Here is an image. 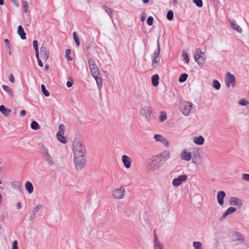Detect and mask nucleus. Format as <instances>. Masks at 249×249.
I'll list each match as a JSON object with an SVG mask.
<instances>
[{
	"label": "nucleus",
	"instance_id": "obj_1",
	"mask_svg": "<svg viewBox=\"0 0 249 249\" xmlns=\"http://www.w3.org/2000/svg\"><path fill=\"white\" fill-rule=\"evenodd\" d=\"M73 155L86 154V148L81 139L75 138L72 144Z\"/></svg>",
	"mask_w": 249,
	"mask_h": 249
},
{
	"label": "nucleus",
	"instance_id": "obj_2",
	"mask_svg": "<svg viewBox=\"0 0 249 249\" xmlns=\"http://www.w3.org/2000/svg\"><path fill=\"white\" fill-rule=\"evenodd\" d=\"M73 161L76 170H82L86 163V154L73 155Z\"/></svg>",
	"mask_w": 249,
	"mask_h": 249
},
{
	"label": "nucleus",
	"instance_id": "obj_3",
	"mask_svg": "<svg viewBox=\"0 0 249 249\" xmlns=\"http://www.w3.org/2000/svg\"><path fill=\"white\" fill-rule=\"evenodd\" d=\"M161 163L154 157L149 159L146 163V169L148 173H152L158 169Z\"/></svg>",
	"mask_w": 249,
	"mask_h": 249
},
{
	"label": "nucleus",
	"instance_id": "obj_4",
	"mask_svg": "<svg viewBox=\"0 0 249 249\" xmlns=\"http://www.w3.org/2000/svg\"><path fill=\"white\" fill-rule=\"evenodd\" d=\"M41 149L42 156L47 164L49 166L54 165V160L53 158L49 153L47 148L43 144L41 147Z\"/></svg>",
	"mask_w": 249,
	"mask_h": 249
},
{
	"label": "nucleus",
	"instance_id": "obj_5",
	"mask_svg": "<svg viewBox=\"0 0 249 249\" xmlns=\"http://www.w3.org/2000/svg\"><path fill=\"white\" fill-rule=\"evenodd\" d=\"M195 60L199 66H202L205 61L206 57L204 53H203L199 48L196 50L194 54Z\"/></svg>",
	"mask_w": 249,
	"mask_h": 249
},
{
	"label": "nucleus",
	"instance_id": "obj_6",
	"mask_svg": "<svg viewBox=\"0 0 249 249\" xmlns=\"http://www.w3.org/2000/svg\"><path fill=\"white\" fill-rule=\"evenodd\" d=\"M158 49L153 53L152 57V66L154 68H157L160 63V45L159 40L157 42Z\"/></svg>",
	"mask_w": 249,
	"mask_h": 249
},
{
	"label": "nucleus",
	"instance_id": "obj_7",
	"mask_svg": "<svg viewBox=\"0 0 249 249\" xmlns=\"http://www.w3.org/2000/svg\"><path fill=\"white\" fill-rule=\"evenodd\" d=\"M137 99L141 101H147L149 99L148 90L144 88L140 89L136 93Z\"/></svg>",
	"mask_w": 249,
	"mask_h": 249
},
{
	"label": "nucleus",
	"instance_id": "obj_8",
	"mask_svg": "<svg viewBox=\"0 0 249 249\" xmlns=\"http://www.w3.org/2000/svg\"><path fill=\"white\" fill-rule=\"evenodd\" d=\"M192 103L184 101L180 104V108L184 115L188 116L192 109Z\"/></svg>",
	"mask_w": 249,
	"mask_h": 249
},
{
	"label": "nucleus",
	"instance_id": "obj_9",
	"mask_svg": "<svg viewBox=\"0 0 249 249\" xmlns=\"http://www.w3.org/2000/svg\"><path fill=\"white\" fill-rule=\"evenodd\" d=\"M154 157H155V159L156 158L158 161H159L162 165L165 161L170 158V153L169 151L165 150Z\"/></svg>",
	"mask_w": 249,
	"mask_h": 249
},
{
	"label": "nucleus",
	"instance_id": "obj_10",
	"mask_svg": "<svg viewBox=\"0 0 249 249\" xmlns=\"http://www.w3.org/2000/svg\"><path fill=\"white\" fill-rule=\"evenodd\" d=\"M225 82L228 88H230L231 86L234 87L236 84L235 77L230 72H227L225 75Z\"/></svg>",
	"mask_w": 249,
	"mask_h": 249
},
{
	"label": "nucleus",
	"instance_id": "obj_11",
	"mask_svg": "<svg viewBox=\"0 0 249 249\" xmlns=\"http://www.w3.org/2000/svg\"><path fill=\"white\" fill-rule=\"evenodd\" d=\"M125 188L121 186L119 188H116L112 191V195L114 198L116 199H121L124 197Z\"/></svg>",
	"mask_w": 249,
	"mask_h": 249
},
{
	"label": "nucleus",
	"instance_id": "obj_12",
	"mask_svg": "<svg viewBox=\"0 0 249 249\" xmlns=\"http://www.w3.org/2000/svg\"><path fill=\"white\" fill-rule=\"evenodd\" d=\"M188 177L186 175H182L172 180V185L175 187L179 186L183 182L187 180Z\"/></svg>",
	"mask_w": 249,
	"mask_h": 249
},
{
	"label": "nucleus",
	"instance_id": "obj_13",
	"mask_svg": "<svg viewBox=\"0 0 249 249\" xmlns=\"http://www.w3.org/2000/svg\"><path fill=\"white\" fill-rule=\"evenodd\" d=\"M140 113L148 121H149L152 118L151 111L150 110V108L148 107H145L142 108L140 110Z\"/></svg>",
	"mask_w": 249,
	"mask_h": 249
},
{
	"label": "nucleus",
	"instance_id": "obj_14",
	"mask_svg": "<svg viewBox=\"0 0 249 249\" xmlns=\"http://www.w3.org/2000/svg\"><path fill=\"white\" fill-rule=\"evenodd\" d=\"M229 203L231 205L237 206L239 207H241L243 205V201L240 198L232 196L230 198Z\"/></svg>",
	"mask_w": 249,
	"mask_h": 249
},
{
	"label": "nucleus",
	"instance_id": "obj_15",
	"mask_svg": "<svg viewBox=\"0 0 249 249\" xmlns=\"http://www.w3.org/2000/svg\"><path fill=\"white\" fill-rule=\"evenodd\" d=\"M180 158L182 160L189 161L192 159V154L186 149H184L180 154Z\"/></svg>",
	"mask_w": 249,
	"mask_h": 249
},
{
	"label": "nucleus",
	"instance_id": "obj_16",
	"mask_svg": "<svg viewBox=\"0 0 249 249\" xmlns=\"http://www.w3.org/2000/svg\"><path fill=\"white\" fill-rule=\"evenodd\" d=\"M154 249H164L163 244L159 240L158 236L154 233Z\"/></svg>",
	"mask_w": 249,
	"mask_h": 249
},
{
	"label": "nucleus",
	"instance_id": "obj_17",
	"mask_svg": "<svg viewBox=\"0 0 249 249\" xmlns=\"http://www.w3.org/2000/svg\"><path fill=\"white\" fill-rule=\"evenodd\" d=\"M154 139L157 142H160L165 145L166 147H168L169 146V143L167 141L165 138L160 134H156L154 136Z\"/></svg>",
	"mask_w": 249,
	"mask_h": 249
},
{
	"label": "nucleus",
	"instance_id": "obj_18",
	"mask_svg": "<svg viewBox=\"0 0 249 249\" xmlns=\"http://www.w3.org/2000/svg\"><path fill=\"white\" fill-rule=\"evenodd\" d=\"M122 160L126 168L128 169L130 167L132 160L130 157L124 155L122 156Z\"/></svg>",
	"mask_w": 249,
	"mask_h": 249
},
{
	"label": "nucleus",
	"instance_id": "obj_19",
	"mask_svg": "<svg viewBox=\"0 0 249 249\" xmlns=\"http://www.w3.org/2000/svg\"><path fill=\"white\" fill-rule=\"evenodd\" d=\"M226 196V193L223 191H220L217 194V199L218 204L223 206L224 204V198Z\"/></svg>",
	"mask_w": 249,
	"mask_h": 249
},
{
	"label": "nucleus",
	"instance_id": "obj_20",
	"mask_svg": "<svg viewBox=\"0 0 249 249\" xmlns=\"http://www.w3.org/2000/svg\"><path fill=\"white\" fill-rule=\"evenodd\" d=\"M40 55L41 58L45 61L49 58V53L47 51L46 48L43 45L40 48Z\"/></svg>",
	"mask_w": 249,
	"mask_h": 249
},
{
	"label": "nucleus",
	"instance_id": "obj_21",
	"mask_svg": "<svg viewBox=\"0 0 249 249\" xmlns=\"http://www.w3.org/2000/svg\"><path fill=\"white\" fill-rule=\"evenodd\" d=\"M231 28L236 32L241 33L242 29L237 24L236 21L234 19L229 20Z\"/></svg>",
	"mask_w": 249,
	"mask_h": 249
},
{
	"label": "nucleus",
	"instance_id": "obj_22",
	"mask_svg": "<svg viewBox=\"0 0 249 249\" xmlns=\"http://www.w3.org/2000/svg\"><path fill=\"white\" fill-rule=\"evenodd\" d=\"M236 211V209L233 207H230L226 210L223 216L220 218V220H223L229 214H231Z\"/></svg>",
	"mask_w": 249,
	"mask_h": 249
},
{
	"label": "nucleus",
	"instance_id": "obj_23",
	"mask_svg": "<svg viewBox=\"0 0 249 249\" xmlns=\"http://www.w3.org/2000/svg\"><path fill=\"white\" fill-rule=\"evenodd\" d=\"M0 112L5 117H8L9 114L12 112L10 109L6 108L4 105L0 106Z\"/></svg>",
	"mask_w": 249,
	"mask_h": 249
},
{
	"label": "nucleus",
	"instance_id": "obj_24",
	"mask_svg": "<svg viewBox=\"0 0 249 249\" xmlns=\"http://www.w3.org/2000/svg\"><path fill=\"white\" fill-rule=\"evenodd\" d=\"M18 34L20 36L22 39H25L26 38V34L25 33L24 29L21 25H19L18 27Z\"/></svg>",
	"mask_w": 249,
	"mask_h": 249
},
{
	"label": "nucleus",
	"instance_id": "obj_25",
	"mask_svg": "<svg viewBox=\"0 0 249 249\" xmlns=\"http://www.w3.org/2000/svg\"><path fill=\"white\" fill-rule=\"evenodd\" d=\"M193 140L194 142L197 145H202L204 142V138L202 136L195 137Z\"/></svg>",
	"mask_w": 249,
	"mask_h": 249
},
{
	"label": "nucleus",
	"instance_id": "obj_26",
	"mask_svg": "<svg viewBox=\"0 0 249 249\" xmlns=\"http://www.w3.org/2000/svg\"><path fill=\"white\" fill-rule=\"evenodd\" d=\"M93 77L95 79L98 89L99 91H100L103 85V81L101 75H99Z\"/></svg>",
	"mask_w": 249,
	"mask_h": 249
},
{
	"label": "nucleus",
	"instance_id": "obj_27",
	"mask_svg": "<svg viewBox=\"0 0 249 249\" xmlns=\"http://www.w3.org/2000/svg\"><path fill=\"white\" fill-rule=\"evenodd\" d=\"M40 205L36 206L34 207L30 215V219L33 220L35 218L36 214L38 212L39 209L40 208Z\"/></svg>",
	"mask_w": 249,
	"mask_h": 249
},
{
	"label": "nucleus",
	"instance_id": "obj_28",
	"mask_svg": "<svg viewBox=\"0 0 249 249\" xmlns=\"http://www.w3.org/2000/svg\"><path fill=\"white\" fill-rule=\"evenodd\" d=\"M25 187L29 194H31L34 191V187L32 184L29 181L25 183Z\"/></svg>",
	"mask_w": 249,
	"mask_h": 249
},
{
	"label": "nucleus",
	"instance_id": "obj_29",
	"mask_svg": "<svg viewBox=\"0 0 249 249\" xmlns=\"http://www.w3.org/2000/svg\"><path fill=\"white\" fill-rule=\"evenodd\" d=\"M159 76L158 74H155L152 76L151 81L152 85L156 87L159 85Z\"/></svg>",
	"mask_w": 249,
	"mask_h": 249
},
{
	"label": "nucleus",
	"instance_id": "obj_30",
	"mask_svg": "<svg viewBox=\"0 0 249 249\" xmlns=\"http://www.w3.org/2000/svg\"><path fill=\"white\" fill-rule=\"evenodd\" d=\"M91 74L93 77L100 75L98 68L97 67L89 69Z\"/></svg>",
	"mask_w": 249,
	"mask_h": 249
},
{
	"label": "nucleus",
	"instance_id": "obj_31",
	"mask_svg": "<svg viewBox=\"0 0 249 249\" xmlns=\"http://www.w3.org/2000/svg\"><path fill=\"white\" fill-rule=\"evenodd\" d=\"M12 187L16 190H20L21 189V185L18 181H14L11 183Z\"/></svg>",
	"mask_w": 249,
	"mask_h": 249
},
{
	"label": "nucleus",
	"instance_id": "obj_32",
	"mask_svg": "<svg viewBox=\"0 0 249 249\" xmlns=\"http://www.w3.org/2000/svg\"><path fill=\"white\" fill-rule=\"evenodd\" d=\"M2 87L3 89L6 91L9 94H10L11 96H13V91L12 89H11L8 86L3 85H2Z\"/></svg>",
	"mask_w": 249,
	"mask_h": 249
},
{
	"label": "nucleus",
	"instance_id": "obj_33",
	"mask_svg": "<svg viewBox=\"0 0 249 249\" xmlns=\"http://www.w3.org/2000/svg\"><path fill=\"white\" fill-rule=\"evenodd\" d=\"M65 128V125L63 124H60L59 126V131L56 135H58L59 136H60V135H64Z\"/></svg>",
	"mask_w": 249,
	"mask_h": 249
},
{
	"label": "nucleus",
	"instance_id": "obj_34",
	"mask_svg": "<svg viewBox=\"0 0 249 249\" xmlns=\"http://www.w3.org/2000/svg\"><path fill=\"white\" fill-rule=\"evenodd\" d=\"M103 9L105 10V11L109 15L110 17L112 18V15L113 13V10L112 9L108 7L107 6H104Z\"/></svg>",
	"mask_w": 249,
	"mask_h": 249
},
{
	"label": "nucleus",
	"instance_id": "obj_35",
	"mask_svg": "<svg viewBox=\"0 0 249 249\" xmlns=\"http://www.w3.org/2000/svg\"><path fill=\"white\" fill-rule=\"evenodd\" d=\"M57 138L58 140L62 143H66L67 142V140L66 137H64L63 135H60V136H59L58 135H56Z\"/></svg>",
	"mask_w": 249,
	"mask_h": 249
},
{
	"label": "nucleus",
	"instance_id": "obj_36",
	"mask_svg": "<svg viewBox=\"0 0 249 249\" xmlns=\"http://www.w3.org/2000/svg\"><path fill=\"white\" fill-rule=\"evenodd\" d=\"M212 85L213 88L218 90L220 89L221 85L220 83L216 80H213L212 82Z\"/></svg>",
	"mask_w": 249,
	"mask_h": 249
},
{
	"label": "nucleus",
	"instance_id": "obj_37",
	"mask_svg": "<svg viewBox=\"0 0 249 249\" xmlns=\"http://www.w3.org/2000/svg\"><path fill=\"white\" fill-rule=\"evenodd\" d=\"M193 245L195 249H202V245L200 242L195 241L193 242Z\"/></svg>",
	"mask_w": 249,
	"mask_h": 249
},
{
	"label": "nucleus",
	"instance_id": "obj_38",
	"mask_svg": "<svg viewBox=\"0 0 249 249\" xmlns=\"http://www.w3.org/2000/svg\"><path fill=\"white\" fill-rule=\"evenodd\" d=\"M73 37L75 42L76 45L77 46H79L80 45V41H79V37H78L76 32H73Z\"/></svg>",
	"mask_w": 249,
	"mask_h": 249
},
{
	"label": "nucleus",
	"instance_id": "obj_39",
	"mask_svg": "<svg viewBox=\"0 0 249 249\" xmlns=\"http://www.w3.org/2000/svg\"><path fill=\"white\" fill-rule=\"evenodd\" d=\"M89 69L97 67L95 61L91 58L89 59Z\"/></svg>",
	"mask_w": 249,
	"mask_h": 249
},
{
	"label": "nucleus",
	"instance_id": "obj_40",
	"mask_svg": "<svg viewBox=\"0 0 249 249\" xmlns=\"http://www.w3.org/2000/svg\"><path fill=\"white\" fill-rule=\"evenodd\" d=\"M31 127L34 130H38L39 128V125L36 121H33L31 124Z\"/></svg>",
	"mask_w": 249,
	"mask_h": 249
},
{
	"label": "nucleus",
	"instance_id": "obj_41",
	"mask_svg": "<svg viewBox=\"0 0 249 249\" xmlns=\"http://www.w3.org/2000/svg\"><path fill=\"white\" fill-rule=\"evenodd\" d=\"M188 77V74L186 73L182 74L178 79V81L180 83L185 82Z\"/></svg>",
	"mask_w": 249,
	"mask_h": 249
},
{
	"label": "nucleus",
	"instance_id": "obj_42",
	"mask_svg": "<svg viewBox=\"0 0 249 249\" xmlns=\"http://www.w3.org/2000/svg\"><path fill=\"white\" fill-rule=\"evenodd\" d=\"M182 54L183 58H184L185 62L187 63H188L189 62L190 59L189 58L188 53L185 50H183L182 52Z\"/></svg>",
	"mask_w": 249,
	"mask_h": 249
},
{
	"label": "nucleus",
	"instance_id": "obj_43",
	"mask_svg": "<svg viewBox=\"0 0 249 249\" xmlns=\"http://www.w3.org/2000/svg\"><path fill=\"white\" fill-rule=\"evenodd\" d=\"M167 119V115L165 112H161L159 117V120L161 122H164Z\"/></svg>",
	"mask_w": 249,
	"mask_h": 249
},
{
	"label": "nucleus",
	"instance_id": "obj_44",
	"mask_svg": "<svg viewBox=\"0 0 249 249\" xmlns=\"http://www.w3.org/2000/svg\"><path fill=\"white\" fill-rule=\"evenodd\" d=\"M41 90H42V92L43 93L44 95L45 96H49L50 95V93L45 88V86L43 85V84H42L41 85Z\"/></svg>",
	"mask_w": 249,
	"mask_h": 249
},
{
	"label": "nucleus",
	"instance_id": "obj_45",
	"mask_svg": "<svg viewBox=\"0 0 249 249\" xmlns=\"http://www.w3.org/2000/svg\"><path fill=\"white\" fill-rule=\"evenodd\" d=\"M4 41L6 43V46L7 48V50L8 51V53L10 55H11L12 53L11 52V45L10 44L9 41L8 39H5Z\"/></svg>",
	"mask_w": 249,
	"mask_h": 249
},
{
	"label": "nucleus",
	"instance_id": "obj_46",
	"mask_svg": "<svg viewBox=\"0 0 249 249\" xmlns=\"http://www.w3.org/2000/svg\"><path fill=\"white\" fill-rule=\"evenodd\" d=\"M174 13L172 11L169 10L167 12V18L169 20H172L173 19Z\"/></svg>",
	"mask_w": 249,
	"mask_h": 249
},
{
	"label": "nucleus",
	"instance_id": "obj_47",
	"mask_svg": "<svg viewBox=\"0 0 249 249\" xmlns=\"http://www.w3.org/2000/svg\"><path fill=\"white\" fill-rule=\"evenodd\" d=\"M236 236L237 238V240H239L241 241L242 243L244 242V237L242 234H240V233H236Z\"/></svg>",
	"mask_w": 249,
	"mask_h": 249
},
{
	"label": "nucleus",
	"instance_id": "obj_48",
	"mask_svg": "<svg viewBox=\"0 0 249 249\" xmlns=\"http://www.w3.org/2000/svg\"><path fill=\"white\" fill-rule=\"evenodd\" d=\"M193 2L198 7H201L203 6V2L202 0H193Z\"/></svg>",
	"mask_w": 249,
	"mask_h": 249
},
{
	"label": "nucleus",
	"instance_id": "obj_49",
	"mask_svg": "<svg viewBox=\"0 0 249 249\" xmlns=\"http://www.w3.org/2000/svg\"><path fill=\"white\" fill-rule=\"evenodd\" d=\"M71 53V50L70 49H67L65 53V57L68 61H71L72 58L69 56V54Z\"/></svg>",
	"mask_w": 249,
	"mask_h": 249
},
{
	"label": "nucleus",
	"instance_id": "obj_50",
	"mask_svg": "<svg viewBox=\"0 0 249 249\" xmlns=\"http://www.w3.org/2000/svg\"><path fill=\"white\" fill-rule=\"evenodd\" d=\"M22 5L23 6L24 11L25 13H26L28 10V3L27 1H23L22 2Z\"/></svg>",
	"mask_w": 249,
	"mask_h": 249
},
{
	"label": "nucleus",
	"instance_id": "obj_51",
	"mask_svg": "<svg viewBox=\"0 0 249 249\" xmlns=\"http://www.w3.org/2000/svg\"><path fill=\"white\" fill-rule=\"evenodd\" d=\"M239 104L241 106H245L249 105V102L246 100L242 99L239 101Z\"/></svg>",
	"mask_w": 249,
	"mask_h": 249
},
{
	"label": "nucleus",
	"instance_id": "obj_52",
	"mask_svg": "<svg viewBox=\"0 0 249 249\" xmlns=\"http://www.w3.org/2000/svg\"><path fill=\"white\" fill-rule=\"evenodd\" d=\"M242 179L244 180L249 181V174H243L242 176Z\"/></svg>",
	"mask_w": 249,
	"mask_h": 249
},
{
	"label": "nucleus",
	"instance_id": "obj_53",
	"mask_svg": "<svg viewBox=\"0 0 249 249\" xmlns=\"http://www.w3.org/2000/svg\"><path fill=\"white\" fill-rule=\"evenodd\" d=\"M147 23L150 26L153 24V18L152 17L150 16L147 18Z\"/></svg>",
	"mask_w": 249,
	"mask_h": 249
},
{
	"label": "nucleus",
	"instance_id": "obj_54",
	"mask_svg": "<svg viewBox=\"0 0 249 249\" xmlns=\"http://www.w3.org/2000/svg\"><path fill=\"white\" fill-rule=\"evenodd\" d=\"M33 44L35 51H38L37 41L36 40H34Z\"/></svg>",
	"mask_w": 249,
	"mask_h": 249
},
{
	"label": "nucleus",
	"instance_id": "obj_55",
	"mask_svg": "<svg viewBox=\"0 0 249 249\" xmlns=\"http://www.w3.org/2000/svg\"><path fill=\"white\" fill-rule=\"evenodd\" d=\"M12 249H18V241L15 240L12 244Z\"/></svg>",
	"mask_w": 249,
	"mask_h": 249
},
{
	"label": "nucleus",
	"instance_id": "obj_56",
	"mask_svg": "<svg viewBox=\"0 0 249 249\" xmlns=\"http://www.w3.org/2000/svg\"><path fill=\"white\" fill-rule=\"evenodd\" d=\"M9 80L12 82L14 83L15 81L14 77L13 74L11 73L9 76Z\"/></svg>",
	"mask_w": 249,
	"mask_h": 249
},
{
	"label": "nucleus",
	"instance_id": "obj_57",
	"mask_svg": "<svg viewBox=\"0 0 249 249\" xmlns=\"http://www.w3.org/2000/svg\"><path fill=\"white\" fill-rule=\"evenodd\" d=\"M72 86V81H68L67 82V86L69 88L71 87Z\"/></svg>",
	"mask_w": 249,
	"mask_h": 249
},
{
	"label": "nucleus",
	"instance_id": "obj_58",
	"mask_svg": "<svg viewBox=\"0 0 249 249\" xmlns=\"http://www.w3.org/2000/svg\"><path fill=\"white\" fill-rule=\"evenodd\" d=\"M12 2L16 6H18L19 4L18 3L17 0H11Z\"/></svg>",
	"mask_w": 249,
	"mask_h": 249
},
{
	"label": "nucleus",
	"instance_id": "obj_59",
	"mask_svg": "<svg viewBox=\"0 0 249 249\" xmlns=\"http://www.w3.org/2000/svg\"><path fill=\"white\" fill-rule=\"evenodd\" d=\"M37 60L38 65L41 67H43V63H42V61H41V60L40 59H38V60Z\"/></svg>",
	"mask_w": 249,
	"mask_h": 249
},
{
	"label": "nucleus",
	"instance_id": "obj_60",
	"mask_svg": "<svg viewBox=\"0 0 249 249\" xmlns=\"http://www.w3.org/2000/svg\"><path fill=\"white\" fill-rule=\"evenodd\" d=\"M17 208L19 210L21 208V204L20 202H18L17 204Z\"/></svg>",
	"mask_w": 249,
	"mask_h": 249
},
{
	"label": "nucleus",
	"instance_id": "obj_61",
	"mask_svg": "<svg viewBox=\"0 0 249 249\" xmlns=\"http://www.w3.org/2000/svg\"><path fill=\"white\" fill-rule=\"evenodd\" d=\"M36 52V59L38 60V59H40L39 57V52L38 51H35Z\"/></svg>",
	"mask_w": 249,
	"mask_h": 249
},
{
	"label": "nucleus",
	"instance_id": "obj_62",
	"mask_svg": "<svg viewBox=\"0 0 249 249\" xmlns=\"http://www.w3.org/2000/svg\"><path fill=\"white\" fill-rule=\"evenodd\" d=\"M26 113V111H25V110H22V111H21V112H20V115H21V116H25V115Z\"/></svg>",
	"mask_w": 249,
	"mask_h": 249
},
{
	"label": "nucleus",
	"instance_id": "obj_63",
	"mask_svg": "<svg viewBox=\"0 0 249 249\" xmlns=\"http://www.w3.org/2000/svg\"><path fill=\"white\" fill-rule=\"evenodd\" d=\"M4 4V0H0V5H2Z\"/></svg>",
	"mask_w": 249,
	"mask_h": 249
},
{
	"label": "nucleus",
	"instance_id": "obj_64",
	"mask_svg": "<svg viewBox=\"0 0 249 249\" xmlns=\"http://www.w3.org/2000/svg\"><path fill=\"white\" fill-rule=\"evenodd\" d=\"M148 1H149V0H142V2L144 3H147L148 2Z\"/></svg>",
	"mask_w": 249,
	"mask_h": 249
}]
</instances>
